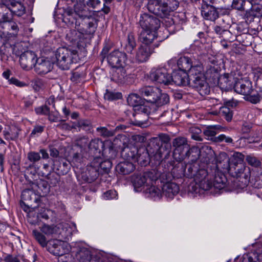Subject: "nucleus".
I'll return each mask as SVG.
<instances>
[{"label": "nucleus", "mask_w": 262, "mask_h": 262, "mask_svg": "<svg viewBox=\"0 0 262 262\" xmlns=\"http://www.w3.org/2000/svg\"><path fill=\"white\" fill-rule=\"evenodd\" d=\"M232 164L231 159L229 158L227 154L225 152L221 153L216 158L214 163H211L209 165L211 170L215 172L229 171L231 169Z\"/></svg>", "instance_id": "8"}, {"label": "nucleus", "mask_w": 262, "mask_h": 262, "mask_svg": "<svg viewBox=\"0 0 262 262\" xmlns=\"http://www.w3.org/2000/svg\"><path fill=\"white\" fill-rule=\"evenodd\" d=\"M244 156L239 152H235L233 154L232 159H231V163L233 162L235 165L238 163H241L244 160Z\"/></svg>", "instance_id": "63"}, {"label": "nucleus", "mask_w": 262, "mask_h": 262, "mask_svg": "<svg viewBox=\"0 0 262 262\" xmlns=\"http://www.w3.org/2000/svg\"><path fill=\"white\" fill-rule=\"evenodd\" d=\"M136 47V42L134 35L130 33L127 36V43L125 45V50L126 52L132 53L133 51Z\"/></svg>", "instance_id": "44"}, {"label": "nucleus", "mask_w": 262, "mask_h": 262, "mask_svg": "<svg viewBox=\"0 0 262 262\" xmlns=\"http://www.w3.org/2000/svg\"><path fill=\"white\" fill-rule=\"evenodd\" d=\"M224 131V128L220 125H209L203 130V134L207 140L216 142L217 136L216 135Z\"/></svg>", "instance_id": "22"}, {"label": "nucleus", "mask_w": 262, "mask_h": 262, "mask_svg": "<svg viewBox=\"0 0 262 262\" xmlns=\"http://www.w3.org/2000/svg\"><path fill=\"white\" fill-rule=\"evenodd\" d=\"M3 135L6 140L14 141L18 138L19 130L16 128L10 129V131L4 130Z\"/></svg>", "instance_id": "42"}, {"label": "nucleus", "mask_w": 262, "mask_h": 262, "mask_svg": "<svg viewBox=\"0 0 262 262\" xmlns=\"http://www.w3.org/2000/svg\"><path fill=\"white\" fill-rule=\"evenodd\" d=\"M45 126L39 124H36L30 134V138H34L39 136L45 129Z\"/></svg>", "instance_id": "58"}, {"label": "nucleus", "mask_w": 262, "mask_h": 262, "mask_svg": "<svg viewBox=\"0 0 262 262\" xmlns=\"http://www.w3.org/2000/svg\"><path fill=\"white\" fill-rule=\"evenodd\" d=\"M224 141L227 144H233V140L229 136H226L224 134H221L217 136L216 142H221Z\"/></svg>", "instance_id": "62"}, {"label": "nucleus", "mask_w": 262, "mask_h": 262, "mask_svg": "<svg viewBox=\"0 0 262 262\" xmlns=\"http://www.w3.org/2000/svg\"><path fill=\"white\" fill-rule=\"evenodd\" d=\"M5 8L17 16L23 15L26 12L24 5L16 0H0V9L3 10Z\"/></svg>", "instance_id": "10"}, {"label": "nucleus", "mask_w": 262, "mask_h": 262, "mask_svg": "<svg viewBox=\"0 0 262 262\" xmlns=\"http://www.w3.org/2000/svg\"><path fill=\"white\" fill-rule=\"evenodd\" d=\"M59 174L58 173H49L46 176L47 179L48 180L49 182L50 185L52 186H56V185L58 183L60 176Z\"/></svg>", "instance_id": "54"}, {"label": "nucleus", "mask_w": 262, "mask_h": 262, "mask_svg": "<svg viewBox=\"0 0 262 262\" xmlns=\"http://www.w3.org/2000/svg\"><path fill=\"white\" fill-rule=\"evenodd\" d=\"M78 53L76 50L60 47L55 52L57 66L63 70H69L71 66L77 61Z\"/></svg>", "instance_id": "6"}, {"label": "nucleus", "mask_w": 262, "mask_h": 262, "mask_svg": "<svg viewBox=\"0 0 262 262\" xmlns=\"http://www.w3.org/2000/svg\"><path fill=\"white\" fill-rule=\"evenodd\" d=\"M94 164H95V162H94ZM99 174L97 166L95 165H90L88 166L85 171L82 172L77 176V179L81 183H91L97 179Z\"/></svg>", "instance_id": "14"}, {"label": "nucleus", "mask_w": 262, "mask_h": 262, "mask_svg": "<svg viewBox=\"0 0 262 262\" xmlns=\"http://www.w3.org/2000/svg\"><path fill=\"white\" fill-rule=\"evenodd\" d=\"M85 77V74L83 71L76 70L72 73L71 79L75 83L80 82Z\"/></svg>", "instance_id": "57"}, {"label": "nucleus", "mask_w": 262, "mask_h": 262, "mask_svg": "<svg viewBox=\"0 0 262 262\" xmlns=\"http://www.w3.org/2000/svg\"><path fill=\"white\" fill-rule=\"evenodd\" d=\"M166 174L163 173L161 176L164 177ZM161 175L155 170L147 171L143 174H135L132 177V183L135 189L142 186H150L152 183H156Z\"/></svg>", "instance_id": "7"}, {"label": "nucleus", "mask_w": 262, "mask_h": 262, "mask_svg": "<svg viewBox=\"0 0 262 262\" xmlns=\"http://www.w3.org/2000/svg\"><path fill=\"white\" fill-rule=\"evenodd\" d=\"M246 96L247 97L246 100L247 101L254 104L259 102L260 99H261L260 91L256 94L250 95V94L249 95Z\"/></svg>", "instance_id": "60"}, {"label": "nucleus", "mask_w": 262, "mask_h": 262, "mask_svg": "<svg viewBox=\"0 0 262 262\" xmlns=\"http://www.w3.org/2000/svg\"><path fill=\"white\" fill-rule=\"evenodd\" d=\"M179 3L176 0H148L147 9L150 12L160 17H166L176 10Z\"/></svg>", "instance_id": "5"}, {"label": "nucleus", "mask_w": 262, "mask_h": 262, "mask_svg": "<svg viewBox=\"0 0 262 262\" xmlns=\"http://www.w3.org/2000/svg\"><path fill=\"white\" fill-rule=\"evenodd\" d=\"M246 160L248 163L254 167H258L260 165L261 162L256 157L248 155L246 157Z\"/></svg>", "instance_id": "59"}, {"label": "nucleus", "mask_w": 262, "mask_h": 262, "mask_svg": "<svg viewBox=\"0 0 262 262\" xmlns=\"http://www.w3.org/2000/svg\"><path fill=\"white\" fill-rule=\"evenodd\" d=\"M201 14L206 19L214 21L219 17V13L214 6H202Z\"/></svg>", "instance_id": "24"}, {"label": "nucleus", "mask_w": 262, "mask_h": 262, "mask_svg": "<svg viewBox=\"0 0 262 262\" xmlns=\"http://www.w3.org/2000/svg\"><path fill=\"white\" fill-rule=\"evenodd\" d=\"M170 141V136L163 133L151 138L147 148H139L136 162L141 165H146L149 162L150 157H153L158 162L167 159L171 148Z\"/></svg>", "instance_id": "1"}, {"label": "nucleus", "mask_w": 262, "mask_h": 262, "mask_svg": "<svg viewBox=\"0 0 262 262\" xmlns=\"http://www.w3.org/2000/svg\"><path fill=\"white\" fill-rule=\"evenodd\" d=\"M212 175H214V181L212 182V187L215 189L221 190L226 186V178L224 173L221 171L215 172L211 170Z\"/></svg>", "instance_id": "27"}, {"label": "nucleus", "mask_w": 262, "mask_h": 262, "mask_svg": "<svg viewBox=\"0 0 262 262\" xmlns=\"http://www.w3.org/2000/svg\"><path fill=\"white\" fill-rule=\"evenodd\" d=\"M32 234L37 243L43 248L47 247L49 240L45 234L37 230H33Z\"/></svg>", "instance_id": "37"}, {"label": "nucleus", "mask_w": 262, "mask_h": 262, "mask_svg": "<svg viewBox=\"0 0 262 262\" xmlns=\"http://www.w3.org/2000/svg\"><path fill=\"white\" fill-rule=\"evenodd\" d=\"M139 151V148L137 147L133 146L130 147L124 148L123 150L122 154L127 160H132L134 162H136L138 153Z\"/></svg>", "instance_id": "34"}, {"label": "nucleus", "mask_w": 262, "mask_h": 262, "mask_svg": "<svg viewBox=\"0 0 262 262\" xmlns=\"http://www.w3.org/2000/svg\"><path fill=\"white\" fill-rule=\"evenodd\" d=\"M21 199L26 202L31 203L32 201L36 202L37 197L32 190L27 189L22 191Z\"/></svg>", "instance_id": "38"}, {"label": "nucleus", "mask_w": 262, "mask_h": 262, "mask_svg": "<svg viewBox=\"0 0 262 262\" xmlns=\"http://www.w3.org/2000/svg\"><path fill=\"white\" fill-rule=\"evenodd\" d=\"M200 166L197 163L187 165L185 170L186 175L188 178H194Z\"/></svg>", "instance_id": "45"}, {"label": "nucleus", "mask_w": 262, "mask_h": 262, "mask_svg": "<svg viewBox=\"0 0 262 262\" xmlns=\"http://www.w3.org/2000/svg\"><path fill=\"white\" fill-rule=\"evenodd\" d=\"M139 93L144 99L151 103V106L141 105V112L147 115H152L162 106L168 104L169 97L166 93H162L161 90L155 86H146L140 89Z\"/></svg>", "instance_id": "2"}, {"label": "nucleus", "mask_w": 262, "mask_h": 262, "mask_svg": "<svg viewBox=\"0 0 262 262\" xmlns=\"http://www.w3.org/2000/svg\"><path fill=\"white\" fill-rule=\"evenodd\" d=\"M53 169L59 174L64 175L70 169L69 164L63 159L53 160Z\"/></svg>", "instance_id": "26"}, {"label": "nucleus", "mask_w": 262, "mask_h": 262, "mask_svg": "<svg viewBox=\"0 0 262 262\" xmlns=\"http://www.w3.org/2000/svg\"><path fill=\"white\" fill-rule=\"evenodd\" d=\"M40 231L47 236L53 235L56 232V226L54 225H49L44 224L39 227Z\"/></svg>", "instance_id": "41"}, {"label": "nucleus", "mask_w": 262, "mask_h": 262, "mask_svg": "<svg viewBox=\"0 0 262 262\" xmlns=\"http://www.w3.org/2000/svg\"><path fill=\"white\" fill-rule=\"evenodd\" d=\"M111 79L112 81L118 83H123L126 82L127 74L124 67L113 68Z\"/></svg>", "instance_id": "23"}, {"label": "nucleus", "mask_w": 262, "mask_h": 262, "mask_svg": "<svg viewBox=\"0 0 262 262\" xmlns=\"http://www.w3.org/2000/svg\"><path fill=\"white\" fill-rule=\"evenodd\" d=\"M211 175L206 168L200 166L193 178L196 183Z\"/></svg>", "instance_id": "40"}, {"label": "nucleus", "mask_w": 262, "mask_h": 262, "mask_svg": "<svg viewBox=\"0 0 262 262\" xmlns=\"http://www.w3.org/2000/svg\"><path fill=\"white\" fill-rule=\"evenodd\" d=\"M157 38V32L155 31L139 29L138 39L142 45L151 46L150 45Z\"/></svg>", "instance_id": "18"}, {"label": "nucleus", "mask_w": 262, "mask_h": 262, "mask_svg": "<svg viewBox=\"0 0 262 262\" xmlns=\"http://www.w3.org/2000/svg\"><path fill=\"white\" fill-rule=\"evenodd\" d=\"M72 127L75 129L78 128L79 130H80L81 129L89 130L91 128V123L89 121L81 120L73 125Z\"/></svg>", "instance_id": "49"}, {"label": "nucleus", "mask_w": 262, "mask_h": 262, "mask_svg": "<svg viewBox=\"0 0 262 262\" xmlns=\"http://www.w3.org/2000/svg\"><path fill=\"white\" fill-rule=\"evenodd\" d=\"M185 152H186L185 154L186 155H184V156L180 157L179 160V161L188 158L192 162L195 161L199 158L200 155V150L196 146L190 147L189 145V148H187V149L185 150Z\"/></svg>", "instance_id": "31"}, {"label": "nucleus", "mask_w": 262, "mask_h": 262, "mask_svg": "<svg viewBox=\"0 0 262 262\" xmlns=\"http://www.w3.org/2000/svg\"><path fill=\"white\" fill-rule=\"evenodd\" d=\"M127 101L129 105L135 107L141 105L142 99L138 94H131L127 97Z\"/></svg>", "instance_id": "43"}, {"label": "nucleus", "mask_w": 262, "mask_h": 262, "mask_svg": "<svg viewBox=\"0 0 262 262\" xmlns=\"http://www.w3.org/2000/svg\"><path fill=\"white\" fill-rule=\"evenodd\" d=\"M79 262H100L99 255L92 254L91 251L85 248H82L77 253Z\"/></svg>", "instance_id": "20"}, {"label": "nucleus", "mask_w": 262, "mask_h": 262, "mask_svg": "<svg viewBox=\"0 0 262 262\" xmlns=\"http://www.w3.org/2000/svg\"><path fill=\"white\" fill-rule=\"evenodd\" d=\"M96 131L99 134V135L103 138H108L113 137L115 135V130L113 129H108L105 127H99L96 128Z\"/></svg>", "instance_id": "48"}, {"label": "nucleus", "mask_w": 262, "mask_h": 262, "mask_svg": "<svg viewBox=\"0 0 262 262\" xmlns=\"http://www.w3.org/2000/svg\"><path fill=\"white\" fill-rule=\"evenodd\" d=\"M241 262H262V252L252 251L244 254Z\"/></svg>", "instance_id": "32"}, {"label": "nucleus", "mask_w": 262, "mask_h": 262, "mask_svg": "<svg viewBox=\"0 0 262 262\" xmlns=\"http://www.w3.org/2000/svg\"><path fill=\"white\" fill-rule=\"evenodd\" d=\"M154 48L151 46L141 45L138 49L135 59L139 63L146 61L153 52Z\"/></svg>", "instance_id": "19"}, {"label": "nucleus", "mask_w": 262, "mask_h": 262, "mask_svg": "<svg viewBox=\"0 0 262 262\" xmlns=\"http://www.w3.org/2000/svg\"><path fill=\"white\" fill-rule=\"evenodd\" d=\"M104 147V143L99 139H93L89 144V149L94 154H100Z\"/></svg>", "instance_id": "33"}, {"label": "nucleus", "mask_w": 262, "mask_h": 262, "mask_svg": "<svg viewBox=\"0 0 262 262\" xmlns=\"http://www.w3.org/2000/svg\"><path fill=\"white\" fill-rule=\"evenodd\" d=\"M121 97L122 94L121 93L113 92L112 91H109L108 90H106V92L104 95V99L108 101H113L119 99Z\"/></svg>", "instance_id": "53"}, {"label": "nucleus", "mask_w": 262, "mask_h": 262, "mask_svg": "<svg viewBox=\"0 0 262 262\" xmlns=\"http://www.w3.org/2000/svg\"><path fill=\"white\" fill-rule=\"evenodd\" d=\"M220 114H221L227 121H230L232 118V112L228 106L221 107Z\"/></svg>", "instance_id": "55"}, {"label": "nucleus", "mask_w": 262, "mask_h": 262, "mask_svg": "<svg viewBox=\"0 0 262 262\" xmlns=\"http://www.w3.org/2000/svg\"><path fill=\"white\" fill-rule=\"evenodd\" d=\"M249 175L250 172L249 170H247L245 168L243 170L241 169L240 171H238L236 173L237 178H239V181H241L245 185H247L249 181Z\"/></svg>", "instance_id": "47"}, {"label": "nucleus", "mask_w": 262, "mask_h": 262, "mask_svg": "<svg viewBox=\"0 0 262 262\" xmlns=\"http://www.w3.org/2000/svg\"><path fill=\"white\" fill-rule=\"evenodd\" d=\"M37 60L36 54L32 51H26L20 55L19 63L23 69H32Z\"/></svg>", "instance_id": "15"}, {"label": "nucleus", "mask_w": 262, "mask_h": 262, "mask_svg": "<svg viewBox=\"0 0 262 262\" xmlns=\"http://www.w3.org/2000/svg\"><path fill=\"white\" fill-rule=\"evenodd\" d=\"M38 190L37 191H40L42 192L43 195L46 194L49 192V188L48 187V182L46 181L40 180L36 183Z\"/></svg>", "instance_id": "56"}, {"label": "nucleus", "mask_w": 262, "mask_h": 262, "mask_svg": "<svg viewBox=\"0 0 262 262\" xmlns=\"http://www.w3.org/2000/svg\"><path fill=\"white\" fill-rule=\"evenodd\" d=\"M233 89L237 93L245 96L249 95L253 91L251 82L242 80L236 81L234 84Z\"/></svg>", "instance_id": "21"}, {"label": "nucleus", "mask_w": 262, "mask_h": 262, "mask_svg": "<svg viewBox=\"0 0 262 262\" xmlns=\"http://www.w3.org/2000/svg\"><path fill=\"white\" fill-rule=\"evenodd\" d=\"M170 74L164 68H153L149 73V79L157 84H170Z\"/></svg>", "instance_id": "9"}, {"label": "nucleus", "mask_w": 262, "mask_h": 262, "mask_svg": "<svg viewBox=\"0 0 262 262\" xmlns=\"http://www.w3.org/2000/svg\"><path fill=\"white\" fill-rule=\"evenodd\" d=\"M150 186H146L145 189L146 194H148V196L155 199H159L162 196V191L160 188L156 187L152 184H150Z\"/></svg>", "instance_id": "36"}, {"label": "nucleus", "mask_w": 262, "mask_h": 262, "mask_svg": "<svg viewBox=\"0 0 262 262\" xmlns=\"http://www.w3.org/2000/svg\"><path fill=\"white\" fill-rule=\"evenodd\" d=\"M35 71L39 75H45L53 68V63L48 59L38 58L33 66Z\"/></svg>", "instance_id": "17"}, {"label": "nucleus", "mask_w": 262, "mask_h": 262, "mask_svg": "<svg viewBox=\"0 0 262 262\" xmlns=\"http://www.w3.org/2000/svg\"><path fill=\"white\" fill-rule=\"evenodd\" d=\"M102 154L105 156L108 159H114L116 155L117 152L112 145L109 146L108 147H104L102 150Z\"/></svg>", "instance_id": "51"}, {"label": "nucleus", "mask_w": 262, "mask_h": 262, "mask_svg": "<svg viewBox=\"0 0 262 262\" xmlns=\"http://www.w3.org/2000/svg\"><path fill=\"white\" fill-rule=\"evenodd\" d=\"M82 19L81 26L79 28L81 33L86 35L93 34L97 27V20L88 16Z\"/></svg>", "instance_id": "16"}, {"label": "nucleus", "mask_w": 262, "mask_h": 262, "mask_svg": "<svg viewBox=\"0 0 262 262\" xmlns=\"http://www.w3.org/2000/svg\"><path fill=\"white\" fill-rule=\"evenodd\" d=\"M95 165L97 166V168L99 167L104 172H108L112 167V162L107 159L100 162H99L98 165L95 164Z\"/></svg>", "instance_id": "50"}, {"label": "nucleus", "mask_w": 262, "mask_h": 262, "mask_svg": "<svg viewBox=\"0 0 262 262\" xmlns=\"http://www.w3.org/2000/svg\"><path fill=\"white\" fill-rule=\"evenodd\" d=\"M48 115V119L50 122H57L58 121L64 122L66 120H60L59 119V115L58 112H49Z\"/></svg>", "instance_id": "61"}, {"label": "nucleus", "mask_w": 262, "mask_h": 262, "mask_svg": "<svg viewBox=\"0 0 262 262\" xmlns=\"http://www.w3.org/2000/svg\"><path fill=\"white\" fill-rule=\"evenodd\" d=\"M139 24V29L157 31L160 26V21L154 16L144 13L141 15Z\"/></svg>", "instance_id": "11"}, {"label": "nucleus", "mask_w": 262, "mask_h": 262, "mask_svg": "<svg viewBox=\"0 0 262 262\" xmlns=\"http://www.w3.org/2000/svg\"><path fill=\"white\" fill-rule=\"evenodd\" d=\"M172 146L174 147L173 156L176 159L179 160L180 157L186 155L185 150L189 148V145L186 138L178 137L173 140Z\"/></svg>", "instance_id": "13"}, {"label": "nucleus", "mask_w": 262, "mask_h": 262, "mask_svg": "<svg viewBox=\"0 0 262 262\" xmlns=\"http://www.w3.org/2000/svg\"><path fill=\"white\" fill-rule=\"evenodd\" d=\"M49 157V154L47 150L45 149H40L39 152L36 151H30L27 154V158L28 160L33 164H35L38 162L41 158L43 159H47Z\"/></svg>", "instance_id": "29"}, {"label": "nucleus", "mask_w": 262, "mask_h": 262, "mask_svg": "<svg viewBox=\"0 0 262 262\" xmlns=\"http://www.w3.org/2000/svg\"><path fill=\"white\" fill-rule=\"evenodd\" d=\"M235 82L234 78L227 75H224L219 79L220 88L226 91L231 90Z\"/></svg>", "instance_id": "30"}, {"label": "nucleus", "mask_w": 262, "mask_h": 262, "mask_svg": "<svg viewBox=\"0 0 262 262\" xmlns=\"http://www.w3.org/2000/svg\"><path fill=\"white\" fill-rule=\"evenodd\" d=\"M81 34L80 31L78 32L75 30H70L69 32L67 34L66 38L71 42L76 43L79 41Z\"/></svg>", "instance_id": "46"}, {"label": "nucleus", "mask_w": 262, "mask_h": 262, "mask_svg": "<svg viewBox=\"0 0 262 262\" xmlns=\"http://www.w3.org/2000/svg\"><path fill=\"white\" fill-rule=\"evenodd\" d=\"M35 111L37 114L47 115L50 112V108L45 105L36 108Z\"/></svg>", "instance_id": "64"}, {"label": "nucleus", "mask_w": 262, "mask_h": 262, "mask_svg": "<svg viewBox=\"0 0 262 262\" xmlns=\"http://www.w3.org/2000/svg\"><path fill=\"white\" fill-rule=\"evenodd\" d=\"M108 64L112 68L124 67L126 64L127 56L125 53L115 50L106 56Z\"/></svg>", "instance_id": "12"}, {"label": "nucleus", "mask_w": 262, "mask_h": 262, "mask_svg": "<svg viewBox=\"0 0 262 262\" xmlns=\"http://www.w3.org/2000/svg\"><path fill=\"white\" fill-rule=\"evenodd\" d=\"M190 74L187 72H183L182 71H179L174 72L172 75H170V84L174 83L177 85L190 86L195 88L202 95H208L210 93V87L209 86L206 81L205 80V83L201 82L200 79L197 78L195 83L196 85H193L192 84V80H190Z\"/></svg>", "instance_id": "4"}, {"label": "nucleus", "mask_w": 262, "mask_h": 262, "mask_svg": "<svg viewBox=\"0 0 262 262\" xmlns=\"http://www.w3.org/2000/svg\"><path fill=\"white\" fill-rule=\"evenodd\" d=\"M179 187L175 183L166 182L162 187V193L167 198H172L179 192Z\"/></svg>", "instance_id": "25"}, {"label": "nucleus", "mask_w": 262, "mask_h": 262, "mask_svg": "<svg viewBox=\"0 0 262 262\" xmlns=\"http://www.w3.org/2000/svg\"><path fill=\"white\" fill-rule=\"evenodd\" d=\"M74 12L80 18H85L88 16V11L86 8L84 0L80 1L74 5Z\"/></svg>", "instance_id": "35"}, {"label": "nucleus", "mask_w": 262, "mask_h": 262, "mask_svg": "<svg viewBox=\"0 0 262 262\" xmlns=\"http://www.w3.org/2000/svg\"><path fill=\"white\" fill-rule=\"evenodd\" d=\"M60 242L55 239L49 240L47 248L48 250L54 254H57L56 250H58Z\"/></svg>", "instance_id": "52"}, {"label": "nucleus", "mask_w": 262, "mask_h": 262, "mask_svg": "<svg viewBox=\"0 0 262 262\" xmlns=\"http://www.w3.org/2000/svg\"><path fill=\"white\" fill-rule=\"evenodd\" d=\"M177 64L180 70L185 72H188L193 85H196L195 82L197 78L200 79L201 82L205 83L206 78L203 64L194 56H182L178 59Z\"/></svg>", "instance_id": "3"}, {"label": "nucleus", "mask_w": 262, "mask_h": 262, "mask_svg": "<svg viewBox=\"0 0 262 262\" xmlns=\"http://www.w3.org/2000/svg\"><path fill=\"white\" fill-rule=\"evenodd\" d=\"M135 169V166L133 162L128 161L121 162L116 166V170L121 174H128Z\"/></svg>", "instance_id": "28"}, {"label": "nucleus", "mask_w": 262, "mask_h": 262, "mask_svg": "<svg viewBox=\"0 0 262 262\" xmlns=\"http://www.w3.org/2000/svg\"><path fill=\"white\" fill-rule=\"evenodd\" d=\"M212 176L202 180L200 182L195 183V187H198L200 189L207 191L212 188Z\"/></svg>", "instance_id": "39"}]
</instances>
